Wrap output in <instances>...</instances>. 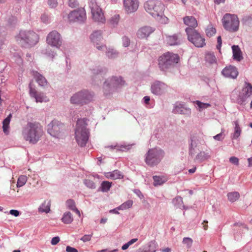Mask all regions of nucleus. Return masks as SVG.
I'll use <instances>...</instances> for the list:
<instances>
[{
    "label": "nucleus",
    "mask_w": 252,
    "mask_h": 252,
    "mask_svg": "<svg viewBox=\"0 0 252 252\" xmlns=\"http://www.w3.org/2000/svg\"><path fill=\"white\" fill-rule=\"evenodd\" d=\"M43 133V127L37 122H28L22 130L24 139L33 144L40 140Z\"/></svg>",
    "instance_id": "obj_1"
},
{
    "label": "nucleus",
    "mask_w": 252,
    "mask_h": 252,
    "mask_svg": "<svg viewBox=\"0 0 252 252\" xmlns=\"http://www.w3.org/2000/svg\"><path fill=\"white\" fill-rule=\"evenodd\" d=\"M145 10L157 21L162 24L166 23L168 19L164 15V5L159 1L150 0L145 2Z\"/></svg>",
    "instance_id": "obj_2"
},
{
    "label": "nucleus",
    "mask_w": 252,
    "mask_h": 252,
    "mask_svg": "<svg viewBox=\"0 0 252 252\" xmlns=\"http://www.w3.org/2000/svg\"><path fill=\"white\" fill-rule=\"evenodd\" d=\"M88 120L86 118L78 119L75 130L76 141L80 147L86 146L90 135L89 129L87 128Z\"/></svg>",
    "instance_id": "obj_3"
},
{
    "label": "nucleus",
    "mask_w": 252,
    "mask_h": 252,
    "mask_svg": "<svg viewBox=\"0 0 252 252\" xmlns=\"http://www.w3.org/2000/svg\"><path fill=\"white\" fill-rule=\"evenodd\" d=\"M15 38L18 42L27 48L35 46L39 39V35L31 30L21 31Z\"/></svg>",
    "instance_id": "obj_4"
},
{
    "label": "nucleus",
    "mask_w": 252,
    "mask_h": 252,
    "mask_svg": "<svg viewBox=\"0 0 252 252\" xmlns=\"http://www.w3.org/2000/svg\"><path fill=\"white\" fill-rule=\"evenodd\" d=\"M94 96L93 92L86 89L82 90L75 93L70 97V102L72 104L83 106L93 102Z\"/></svg>",
    "instance_id": "obj_5"
},
{
    "label": "nucleus",
    "mask_w": 252,
    "mask_h": 252,
    "mask_svg": "<svg viewBox=\"0 0 252 252\" xmlns=\"http://www.w3.org/2000/svg\"><path fill=\"white\" fill-rule=\"evenodd\" d=\"M179 61V57L177 54L167 52L159 57L158 66L160 70L166 72L174 67Z\"/></svg>",
    "instance_id": "obj_6"
},
{
    "label": "nucleus",
    "mask_w": 252,
    "mask_h": 252,
    "mask_svg": "<svg viewBox=\"0 0 252 252\" xmlns=\"http://www.w3.org/2000/svg\"><path fill=\"white\" fill-rule=\"evenodd\" d=\"M165 153L159 148L150 149L145 155V162L149 166L157 165L164 158Z\"/></svg>",
    "instance_id": "obj_7"
},
{
    "label": "nucleus",
    "mask_w": 252,
    "mask_h": 252,
    "mask_svg": "<svg viewBox=\"0 0 252 252\" xmlns=\"http://www.w3.org/2000/svg\"><path fill=\"white\" fill-rule=\"evenodd\" d=\"M222 23L224 29L230 32H236L239 29L240 22L235 14H225L222 19Z\"/></svg>",
    "instance_id": "obj_8"
},
{
    "label": "nucleus",
    "mask_w": 252,
    "mask_h": 252,
    "mask_svg": "<svg viewBox=\"0 0 252 252\" xmlns=\"http://www.w3.org/2000/svg\"><path fill=\"white\" fill-rule=\"evenodd\" d=\"M125 81L121 76H113L106 80L103 85L104 93L108 94L111 91L124 86Z\"/></svg>",
    "instance_id": "obj_9"
},
{
    "label": "nucleus",
    "mask_w": 252,
    "mask_h": 252,
    "mask_svg": "<svg viewBox=\"0 0 252 252\" xmlns=\"http://www.w3.org/2000/svg\"><path fill=\"white\" fill-rule=\"evenodd\" d=\"M186 32L188 35V38L197 47H202L205 45V39L195 30L187 28Z\"/></svg>",
    "instance_id": "obj_10"
},
{
    "label": "nucleus",
    "mask_w": 252,
    "mask_h": 252,
    "mask_svg": "<svg viewBox=\"0 0 252 252\" xmlns=\"http://www.w3.org/2000/svg\"><path fill=\"white\" fill-rule=\"evenodd\" d=\"M89 4L93 20L98 23H104L105 22V17L101 9L97 4L95 0H91Z\"/></svg>",
    "instance_id": "obj_11"
},
{
    "label": "nucleus",
    "mask_w": 252,
    "mask_h": 252,
    "mask_svg": "<svg viewBox=\"0 0 252 252\" xmlns=\"http://www.w3.org/2000/svg\"><path fill=\"white\" fill-rule=\"evenodd\" d=\"M46 42L48 45L59 49L63 42L62 36L57 31H52L47 35Z\"/></svg>",
    "instance_id": "obj_12"
},
{
    "label": "nucleus",
    "mask_w": 252,
    "mask_h": 252,
    "mask_svg": "<svg viewBox=\"0 0 252 252\" xmlns=\"http://www.w3.org/2000/svg\"><path fill=\"white\" fill-rule=\"evenodd\" d=\"M70 22H84L86 20V11L84 8H81L72 11L68 15Z\"/></svg>",
    "instance_id": "obj_13"
},
{
    "label": "nucleus",
    "mask_w": 252,
    "mask_h": 252,
    "mask_svg": "<svg viewBox=\"0 0 252 252\" xmlns=\"http://www.w3.org/2000/svg\"><path fill=\"white\" fill-rule=\"evenodd\" d=\"M102 33L101 31H96L90 35L92 42L98 50H103L106 48L105 46L102 43Z\"/></svg>",
    "instance_id": "obj_14"
},
{
    "label": "nucleus",
    "mask_w": 252,
    "mask_h": 252,
    "mask_svg": "<svg viewBox=\"0 0 252 252\" xmlns=\"http://www.w3.org/2000/svg\"><path fill=\"white\" fill-rule=\"evenodd\" d=\"M252 95V86L250 83L245 82L242 94L239 95L237 98V103L240 105H243L246 101L247 98Z\"/></svg>",
    "instance_id": "obj_15"
},
{
    "label": "nucleus",
    "mask_w": 252,
    "mask_h": 252,
    "mask_svg": "<svg viewBox=\"0 0 252 252\" xmlns=\"http://www.w3.org/2000/svg\"><path fill=\"white\" fill-rule=\"evenodd\" d=\"M63 125L57 120H53L47 126V132L53 137H58Z\"/></svg>",
    "instance_id": "obj_16"
},
{
    "label": "nucleus",
    "mask_w": 252,
    "mask_h": 252,
    "mask_svg": "<svg viewBox=\"0 0 252 252\" xmlns=\"http://www.w3.org/2000/svg\"><path fill=\"white\" fill-rule=\"evenodd\" d=\"M173 113L174 114H179L190 116L191 113V109L189 108L185 103L182 102H177L174 105Z\"/></svg>",
    "instance_id": "obj_17"
},
{
    "label": "nucleus",
    "mask_w": 252,
    "mask_h": 252,
    "mask_svg": "<svg viewBox=\"0 0 252 252\" xmlns=\"http://www.w3.org/2000/svg\"><path fill=\"white\" fill-rule=\"evenodd\" d=\"M123 5L124 10L127 14L135 12L139 6L137 0H123Z\"/></svg>",
    "instance_id": "obj_18"
},
{
    "label": "nucleus",
    "mask_w": 252,
    "mask_h": 252,
    "mask_svg": "<svg viewBox=\"0 0 252 252\" xmlns=\"http://www.w3.org/2000/svg\"><path fill=\"white\" fill-rule=\"evenodd\" d=\"M167 88V86L165 83L157 81L152 84L151 90L155 95H161L166 91Z\"/></svg>",
    "instance_id": "obj_19"
},
{
    "label": "nucleus",
    "mask_w": 252,
    "mask_h": 252,
    "mask_svg": "<svg viewBox=\"0 0 252 252\" xmlns=\"http://www.w3.org/2000/svg\"><path fill=\"white\" fill-rule=\"evenodd\" d=\"M221 73L226 78L235 79L238 75V71L235 66L229 65L223 68Z\"/></svg>",
    "instance_id": "obj_20"
},
{
    "label": "nucleus",
    "mask_w": 252,
    "mask_h": 252,
    "mask_svg": "<svg viewBox=\"0 0 252 252\" xmlns=\"http://www.w3.org/2000/svg\"><path fill=\"white\" fill-rule=\"evenodd\" d=\"M189 147V155L192 157L198 150V147L200 144L199 139L196 136H192L190 138Z\"/></svg>",
    "instance_id": "obj_21"
},
{
    "label": "nucleus",
    "mask_w": 252,
    "mask_h": 252,
    "mask_svg": "<svg viewBox=\"0 0 252 252\" xmlns=\"http://www.w3.org/2000/svg\"><path fill=\"white\" fill-rule=\"evenodd\" d=\"M30 94L35 99L36 102H48L49 99L43 93H38L35 89L30 88Z\"/></svg>",
    "instance_id": "obj_22"
},
{
    "label": "nucleus",
    "mask_w": 252,
    "mask_h": 252,
    "mask_svg": "<svg viewBox=\"0 0 252 252\" xmlns=\"http://www.w3.org/2000/svg\"><path fill=\"white\" fill-rule=\"evenodd\" d=\"M167 43L170 46L178 45L181 43V35L180 34H175L173 35H166Z\"/></svg>",
    "instance_id": "obj_23"
},
{
    "label": "nucleus",
    "mask_w": 252,
    "mask_h": 252,
    "mask_svg": "<svg viewBox=\"0 0 252 252\" xmlns=\"http://www.w3.org/2000/svg\"><path fill=\"white\" fill-rule=\"evenodd\" d=\"M155 30V29L151 27H143L138 31L137 35L140 38H144L149 36Z\"/></svg>",
    "instance_id": "obj_24"
},
{
    "label": "nucleus",
    "mask_w": 252,
    "mask_h": 252,
    "mask_svg": "<svg viewBox=\"0 0 252 252\" xmlns=\"http://www.w3.org/2000/svg\"><path fill=\"white\" fill-rule=\"evenodd\" d=\"M32 73L36 81L40 86H46L47 85V81L45 78L36 71L32 70Z\"/></svg>",
    "instance_id": "obj_25"
},
{
    "label": "nucleus",
    "mask_w": 252,
    "mask_h": 252,
    "mask_svg": "<svg viewBox=\"0 0 252 252\" xmlns=\"http://www.w3.org/2000/svg\"><path fill=\"white\" fill-rule=\"evenodd\" d=\"M90 71L91 72V74L95 76L98 75H104L107 73L108 70L107 68L105 67L96 66L91 68Z\"/></svg>",
    "instance_id": "obj_26"
},
{
    "label": "nucleus",
    "mask_w": 252,
    "mask_h": 252,
    "mask_svg": "<svg viewBox=\"0 0 252 252\" xmlns=\"http://www.w3.org/2000/svg\"><path fill=\"white\" fill-rule=\"evenodd\" d=\"M185 25L194 30L197 26V22L196 19L192 16H186L183 19Z\"/></svg>",
    "instance_id": "obj_27"
},
{
    "label": "nucleus",
    "mask_w": 252,
    "mask_h": 252,
    "mask_svg": "<svg viewBox=\"0 0 252 252\" xmlns=\"http://www.w3.org/2000/svg\"><path fill=\"white\" fill-rule=\"evenodd\" d=\"M233 59L237 61H240L243 59L242 52L238 45L232 46Z\"/></svg>",
    "instance_id": "obj_28"
},
{
    "label": "nucleus",
    "mask_w": 252,
    "mask_h": 252,
    "mask_svg": "<svg viewBox=\"0 0 252 252\" xmlns=\"http://www.w3.org/2000/svg\"><path fill=\"white\" fill-rule=\"evenodd\" d=\"M157 250L155 241H151L148 244V248L146 249H139L136 252H155Z\"/></svg>",
    "instance_id": "obj_29"
},
{
    "label": "nucleus",
    "mask_w": 252,
    "mask_h": 252,
    "mask_svg": "<svg viewBox=\"0 0 252 252\" xmlns=\"http://www.w3.org/2000/svg\"><path fill=\"white\" fill-rule=\"evenodd\" d=\"M105 176L108 178H111L114 180L122 179L123 178V176L121 172L118 170H115L112 172H108L106 173Z\"/></svg>",
    "instance_id": "obj_30"
},
{
    "label": "nucleus",
    "mask_w": 252,
    "mask_h": 252,
    "mask_svg": "<svg viewBox=\"0 0 252 252\" xmlns=\"http://www.w3.org/2000/svg\"><path fill=\"white\" fill-rule=\"evenodd\" d=\"M235 127L234 131L232 135V139H237L241 135L242 132L241 128L239 126L238 120H236L233 122Z\"/></svg>",
    "instance_id": "obj_31"
},
{
    "label": "nucleus",
    "mask_w": 252,
    "mask_h": 252,
    "mask_svg": "<svg viewBox=\"0 0 252 252\" xmlns=\"http://www.w3.org/2000/svg\"><path fill=\"white\" fill-rule=\"evenodd\" d=\"M51 204L50 201L45 200L38 208V212L40 213H48L50 211Z\"/></svg>",
    "instance_id": "obj_32"
},
{
    "label": "nucleus",
    "mask_w": 252,
    "mask_h": 252,
    "mask_svg": "<svg viewBox=\"0 0 252 252\" xmlns=\"http://www.w3.org/2000/svg\"><path fill=\"white\" fill-rule=\"evenodd\" d=\"M210 156L208 154L203 151H201L197 154L194 160L195 161L201 162L205 160L210 158Z\"/></svg>",
    "instance_id": "obj_33"
},
{
    "label": "nucleus",
    "mask_w": 252,
    "mask_h": 252,
    "mask_svg": "<svg viewBox=\"0 0 252 252\" xmlns=\"http://www.w3.org/2000/svg\"><path fill=\"white\" fill-rule=\"evenodd\" d=\"M106 49V55L109 59H114L118 57L119 52L116 50L111 48Z\"/></svg>",
    "instance_id": "obj_34"
},
{
    "label": "nucleus",
    "mask_w": 252,
    "mask_h": 252,
    "mask_svg": "<svg viewBox=\"0 0 252 252\" xmlns=\"http://www.w3.org/2000/svg\"><path fill=\"white\" fill-rule=\"evenodd\" d=\"M12 117V114H10L2 122V128L3 132L7 134L8 133V128L10 122Z\"/></svg>",
    "instance_id": "obj_35"
},
{
    "label": "nucleus",
    "mask_w": 252,
    "mask_h": 252,
    "mask_svg": "<svg viewBox=\"0 0 252 252\" xmlns=\"http://www.w3.org/2000/svg\"><path fill=\"white\" fill-rule=\"evenodd\" d=\"M73 220V218L71 213L69 212H67L64 213L62 219V221L65 224L71 223Z\"/></svg>",
    "instance_id": "obj_36"
},
{
    "label": "nucleus",
    "mask_w": 252,
    "mask_h": 252,
    "mask_svg": "<svg viewBox=\"0 0 252 252\" xmlns=\"http://www.w3.org/2000/svg\"><path fill=\"white\" fill-rule=\"evenodd\" d=\"M194 104L196 105L197 107V110L199 111H202L203 109H205L211 106L210 104L208 103H203L199 100H196L193 102Z\"/></svg>",
    "instance_id": "obj_37"
},
{
    "label": "nucleus",
    "mask_w": 252,
    "mask_h": 252,
    "mask_svg": "<svg viewBox=\"0 0 252 252\" xmlns=\"http://www.w3.org/2000/svg\"><path fill=\"white\" fill-rule=\"evenodd\" d=\"M120 17L119 14H115L109 20L110 24L114 28L117 26L120 21Z\"/></svg>",
    "instance_id": "obj_38"
},
{
    "label": "nucleus",
    "mask_w": 252,
    "mask_h": 252,
    "mask_svg": "<svg viewBox=\"0 0 252 252\" xmlns=\"http://www.w3.org/2000/svg\"><path fill=\"white\" fill-rule=\"evenodd\" d=\"M227 197L231 202H234L239 199L240 194L237 191L231 192L227 194Z\"/></svg>",
    "instance_id": "obj_39"
},
{
    "label": "nucleus",
    "mask_w": 252,
    "mask_h": 252,
    "mask_svg": "<svg viewBox=\"0 0 252 252\" xmlns=\"http://www.w3.org/2000/svg\"><path fill=\"white\" fill-rule=\"evenodd\" d=\"M154 180V185L155 186L161 185L166 181L165 178L158 176H154L153 177Z\"/></svg>",
    "instance_id": "obj_40"
},
{
    "label": "nucleus",
    "mask_w": 252,
    "mask_h": 252,
    "mask_svg": "<svg viewBox=\"0 0 252 252\" xmlns=\"http://www.w3.org/2000/svg\"><path fill=\"white\" fill-rule=\"evenodd\" d=\"M111 186L110 182L108 181H103L101 184L99 190H101L102 192H107L110 189Z\"/></svg>",
    "instance_id": "obj_41"
},
{
    "label": "nucleus",
    "mask_w": 252,
    "mask_h": 252,
    "mask_svg": "<svg viewBox=\"0 0 252 252\" xmlns=\"http://www.w3.org/2000/svg\"><path fill=\"white\" fill-rule=\"evenodd\" d=\"M205 59L206 62L212 64L216 63V58L214 53L208 52L206 54Z\"/></svg>",
    "instance_id": "obj_42"
},
{
    "label": "nucleus",
    "mask_w": 252,
    "mask_h": 252,
    "mask_svg": "<svg viewBox=\"0 0 252 252\" xmlns=\"http://www.w3.org/2000/svg\"><path fill=\"white\" fill-rule=\"evenodd\" d=\"M28 178L27 176L24 175H20L17 181V187L20 188L25 185L27 181Z\"/></svg>",
    "instance_id": "obj_43"
},
{
    "label": "nucleus",
    "mask_w": 252,
    "mask_h": 252,
    "mask_svg": "<svg viewBox=\"0 0 252 252\" xmlns=\"http://www.w3.org/2000/svg\"><path fill=\"white\" fill-rule=\"evenodd\" d=\"M132 204L133 201L131 200H128L119 206L118 209L122 210H126L130 208Z\"/></svg>",
    "instance_id": "obj_44"
},
{
    "label": "nucleus",
    "mask_w": 252,
    "mask_h": 252,
    "mask_svg": "<svg viewBox=\"0 0 252 252\" xmlns=\"http://www.w3.org/2000/svg\"><path fill=\"white\" fill-rule=\"evenodd\" d=\"M216 32V29L213 27L212 25H209L206 29V35L209 37L214 35Z\"/></svg>",
    "instance_id": "obj_45"
},
{
    "label": "nucleus",
    "mask_w": 252,
    "mask_h": 252,
    "mask_svg": "<svg viewBox=\"0 0 252 252\" xmlns=\"http://www.w3.org/2000/svg\"><path fill=\"white\" fill-rule=\"evenodd\" d=\"M193 241L189 237H185L183 240V243L186 245L188 249L190 248L192 246Z\"/></svg>",
    "instance_id": "obj_46"
},
{
    "label": "nucleus",
    "mask_w": 252,
    "mask_h": 252,
    "mask_svg": "<svg viewBox=\"0 0 252 252\" xmlns=\"http://www.w3.org/2000/svg\"><path fill=\"white\" fill-rule=\"evenodd\" d=\"M66 205L67 207L71 210H74V209H76V206L75 202L72 199H68L66 201Z\"/></svg>",
    "instance_id": "obj_47"
},
{
    "label": "nucleus",
    "mask_w": 252,
    "mask_h": 252,
    "mask_svg": "<svg viewBox=\"0 0 252 252\" xmlns=\"http://www.w3.org/2000/svg\"><path fill=\"white\" fill-rule=\"evenodd\" d=\"M43 53L52 59L56 55V53L50 48L46 49L43 51Z\"/></svg>",
    "instance_id": "obj_48"
},
{
    "label": "nucleus",
    "mask_w": 252,
    "mask_h": 252,
    "mask_svg": "<svg viewBox=\"0 0 252 252\" xmlns=\"http://www.w3.org/2000/svg\"><path fill=\"white\" fill-rule=\"evenodd\" d=\"M84 183L89 188L92 189L95 188V185L94 183L89 179L84 180Z\"/></svg>",
    "instance_id": "obj_49"
},
{
    "label": "nucleus",
    "mask_w": 252,
    "mask_h": 252,
    "mask_svg": "<svg viewBox=\"0 0 252 252\" xmlns=\"http://www.w3.org/2000/svg\"><path fill=\"white\" fill-rule=\"evenodd\" d=\"M130 39L126 36H123L122 37V44L123 46L125 47H127L130 45Z\"/></svg>",
    "instance_id": "obj_50"
},
{
    "label": "nucleus",
    "mask_w": 252,
    "mask_h": 252,
    "mask_svg": "<svg viewBox=\"0 0 252 252\" xmlns=\"http://www.w3.org/2000/svg\"><path fill=\"white\" fill-rule=\"evenodd\" d=\"M93 233L89 235H84L83 237L80 238V240L82 241L83 242H87L90 241L92 237Z\"/></svg>",
    "instance_id": "obj_51"
},
{
    "label": "nucleus",
    "mask_w": 252,
    "mask_h": 252,
    "mask_svg": "<svg viewBox=\"0 0 252 252\" xmlns=\"http://www.w3.org/2000/svg\"><path fill=\"white\" fill-rule=\"evenodd\" d=\"M68 4L69 7L74 8L78 5V2L77 0H68Z\"/></svg>",
    "instance_id": "obj_52"
},
{
    "label": "nucleus",
    "mask_w": 252,
    "mask_h": 252,
    "mask_svg": "<svg viewBox=\"0 0 252 252\" xmlns=\"http://www.w3.org/2000/svg\"><path fill=\"white\" fill-rule=\"evenodd\" d=\"M126 147L127 146H124L122 145H116L115 146H109L108 147L109 148H110L111 149H117V151H123V150L122 149V148H125V149H126Z\"/></svg>",
    "instance_id": "obj_53"
},
{
    "label": "nucleus",
    "mask_w": 252,
    "mask_h": 252,
    "mask_svg": "<svg viewBox=\"0 0 252 252\" xmlns=\"http://www.w3.org/2000/svg\"><path fill=\"white\" fill-rule=\"evenodd\" d=\"M229 161L236 165H238L239 163V158L236 157H231L229 158Z\"/></svg>",
    "instance_id": "obj_54"
},
{
    "label": "nucleus",
    "mask_w": 252,
    "mask_h": 252,
    "mask_svg": "<svg viewBox=\"0 0 252 252\" xmlns=\"http://www.w3.org/2000/svg\"><path fill=\"white\" fill-rule=\"evenodd\" d=\"M48 4L51 8H55L58 5L57 0H48Z\"/></svg>",
    "instance_id": "obj_55"
},
{
    "label": "nucleus",
    "mask_w": 252,
    "mask_h": 252,
    "mask_svg": "<svg viewBox=\"0 0 252 252\" xmlns=\"http://www.w3.org/2000/svg\"><path fill=\"white\" fill-rule=\"evenodd\" d=\"M224 135L223 134L222 132L217 134L216 135L213 137L214 139L218 141H222L224 139Z\"/></svg>",
    "instance_id": "obj_56"
},
{
    "label": "nucleus",
    "mask_w": 252,
    "mask_h": 252,
    "mask_svg": "<svg viewBox=\"0 0 252 252\" xmlns=\"http://www.w3.org/2000/svg\"><path fill=\"white\" fill-rule=\"evenodd\" d=\"M173 202H177L178 203V207H181V205L183 203V200H182V198L180 196H178L177 197H176L174 200H173Z\"/></svg>",
    "instance_id": "obj_57"
},
{
    "label": "nucleus",
    "mask_w": 252,
    "mask_h": 252,
    "mask_svg": "<svg viewBox=\"0 0 252 252\" xmlns=\"http://www.w3.org/2000/svg\"><path fill=\"white\" fill-rule=\"evenodd\" d=\"M60 240V239L59 237H58V236L54 237L51 240V244L52 245H56L59 242Z\"/></svg>",
    "instance_id": "obj_58"
},
{
    "label": "nucleus",
    "mask_w": 252,
    "mask_h": 252,
    "mask_svg": "<svg viewBox=\"0 0 252 252\" xmlns=\"http://www.w3.org/2000/svg\"><path fill=\"white\" fill-rule=\"evenodd\" d=\"M217 42H218V44L216 46L217 49L220 50V47L221 46V44H222L221 38L220 36H219L218 37Z\"/></svg>",
    "instance_id": "obj_59"
},
{
    "label": "nucleus",
    "mask_w": 252,
    "mask_h": 252,
    "mask_svg": "<svg viewBox=\"0 0 252 252\" xmlns=\"http://www.w3.org/2000/svg\"><path fill=\"white\" fill-rule=\"evenodd\" d=\"M17 22L16 19L14 17H11L9 19V20L8 21V24L10 26H12V25H14Z\"/></svg>",
    "instance_id": "obj_60"
},
{
    "label": "nucleus",
    "mask_w": 252,
    "mask_h": 252,
    "mask_svg": "<svg viewBox=\"0 0 252 252\" xmlns=\"http://www.w3.org/2000/svg\"><path fill=\"white\" fill-rule=\"evenodd\" d=\"M10 214L15 216L18 217L19 216L20 213L18 210H11L9 212Z\"/></svg>",
    "instance_id": "obj_61"
},
{
    "label": "nucleus",
    "mask_w": 252,
    "mask_h": 252,
    "mask_svg": "<svg viewBox=\"0 0 252 252\" xmlns=\"http://www.w3.org/2000/svg\"><path fill=\"white\" fill-rule=\"evenodd\" d=\"M66 251L67 252H78L77 249L71 247L70 246H67L66 248Z\"/></svg>",
    "instance_id": "obj_62"
},
{
    "label": "nucleus",
    "mask_w": 252,
    "mask_h": 252,
    "mask_svg": "<svg viewBox=\"0 0 252 252\" xmlns=\"http://www.w3.org/2000/svg\"><path fill=\"white\" fill-rule=\"evenodd\" d=\"M143 102L145 104L148 105L150 100V98L149 96H145L143 98Z\"/></svg>",
    "instance_id": "obj_63"
},
{
    "label": "nucleus",
    "mask_w": 252,
    "mask_h": 252,
    "mask_svg": "<svg viewBox=\"0 0 252 252\" xmlns=\"http://www.w3.org/2000/svg\"><path fill=\"white\" fill-rule=\"evenodd\" d=\"M41 20L44 23H46L48 21V17L45 14L42 15L41 16Z\"/></svg>",
    "instance_id": "obj_64"
}]
</instances>
